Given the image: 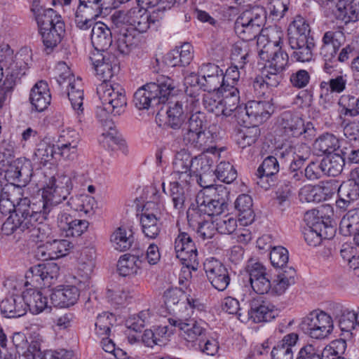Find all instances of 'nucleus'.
<instances>
[{
	"label": "nucleus",
	"instance_id": "1",
	"mask_svg": "<svg viewBox=\"0 0 359 359\" xmlns=\"http://www.w3.org/2000/svg\"><path fill=\"white\" fill-rule=\"evenodd\" d=\"M52 215L53 212L45 213L43 202L39 201L31 205L29 199L25 197L18 202L15 213L8 216L2 229L6 234L20 230L32 241L43 242L50 237L52 229L42 221Z\"/></svg>",
	"mask_w": 359,
	"mask_h": 359
},
{
	"label": "nucleus",
	"instance_id": "2",
	"mask_svg": "<svg viewBox=\"0 0 359 359\" xmlns=\"http://www.w3.org/2000/svg\"><path fill=\"white\" fill-rule=\"evenodd\" d=\"M265 20L264 8L255 6L243 11L235 22L236 32L243 39L251 40L260 34L257 39V46L261 59H267L271 50L281 48L284 36L283 30L278 26L261 29Z\"/></svg>",
	"mask_w": 359,
	"mask_h": 359
},
{
	"label": "nucleus",
	"instance_id": "3",
	"mask_svg": "<svg viewBox=\"0 0 359 359\" xmlns=\"http://www.w3.org/2000/svg\"><path fill=\"white\" fill-rule=\"evenodd\" d=\"M174 89V83L170 78L160 76L156 81L148 83L137 89L134 94V104L140 110L158 107L167 102Z\"/></svg>",
	"mask_w": 359,
	"mask_h": 359
},
{
	"label": "nucleus",
	"instance_id": "4",
	"mask_svg": "<svg viewBox=\"0 0 359 359\" xmlns=\"http://www.w3.org/2000/svg\"><path fill=\"white\" fill-rule=\"evenodd\" d=\"M76 177L75 171L58 173L52 177L43 188L41 202L45 213L57 212L60 210L58 205L66 200L73 188L72 180Z\"/></svg>",
	"mask_w": 359,
	"mask_h": 359
},
{
	"label": "nucleus",
	"instance_id": "5",
	"mask_svg": "<svg viewBox=\"0 0 359 359\" xmlns=\"http://www.w3.org/2000/svg\"><path fill=\"white\" fill-rule=\"evenodd\" d=\"M36 22L47 53H50L60 42L65 32L62 18L53 9L48 8L43 14H37Z\"/></svg>",
	"mask_w": 359,
	"mask_h": 359
},
{
	"label": "nucleus",
	"instance_id": "6",
	"mask_svg": "<svg viewBox=\"0 0 359 359\" xmlns=\"http://www.w3.org/2000/svg\"><path fill=\"white\" fill-rule=\"evenodd\" d=\"M301 330L316 339L327 337L333 330L332 317L323 311L314 310L302 319Z\"/></svg>",
	"mask_w": 359,
	"mask_h": 359
},
{
	"label": "nucleus",
	"instance_id": "7",
	"mask_svg": "<svg viewBox=\"0 0 359 359\" xmlns=\"http://www.w3.org/2000/svg\"><path fill=\"white\" fill-rule=\"evenodd\" d=\"M178 316L168 318L169 324L177 329L179 335L187 342L196 346L208 334L205 323L178 313Z\"/></svg>",
	"mask_w": 359,
	"mask_h": 359
},
{
	"label": "nucleus",
	"instance_id": "8",
	"mask_svg": "<svg viewBox=\"0 0 359 359\" xmlns=\"http://www.w3.org/2000/svg\"><path fill=\"white\" fill-rule=\"evenodd\" d=\"M111 18L114 23L127 24L139 33L146 32L151 25H154L158 22V19L154 14H149L145 8L139 6L134 7L126 13L119 11Z\"/></svg>",
	"mask_w": 359,
	"mask_h": 359
},
{
	"label": "nucleus",
	"instance_id": "9",
	"mask_svg": "<svg viewBox=\"0 0 359 359\" xmlns=\"http://www.w3.org/2000/svg\"><path fill=\"white\" fill-rule=\"evenodd\" d=\"M97 93L102 105L109 107L112 114L119 115L123 112L127 101L125 90L118 84L102 82L97 88Z\"/></svg>",
	"mask_w": 359,
	"mask_h": 359
},
{
	"label": "nucleus",
	"instance_id": "10",
	"mask_svg": "<svg viewBox=\"0 0 359 359\" xmlns=\"http://www.w3.org/2000/svg\"><path fill=\"white\" fill-rule=\"evenodd\" d=\"M30 60V56L22 53H17L14 57L8 56L5 59H0L1 68L6 69V88H13L21 77L25 75Z\"/></svg>",
	"mask_w": 359,
	"mask_h": 359
},
{
	"label": "nucleus",
	"instance_id": "11",
	"mask_svg": "<svg viewBox=\"0 0 359 359\" xmlns=\"http://www.w3.org/2000/svg\"><path fill=\"white\" fill-rule=\"evenodd\" d=\"M59 275V267L56 264H38L32 266L25 273V286L38 289L50 287Z\"/></svg>",
	"mask_w": 359,
	"mask_h": 359
},
{
	"label": "nucleus",
	"instance_id": "12",
	"mask_svg": "<svg viewBox=\"0 0 359 359\" xmlns=\"http://www.w3.org/2000/svg\"><path fill=\"white\" fill-rule=\"evenodd\" d=\"M197 208L192 212H187V217L190 220H196L201 214L210 216H217L221 215L227 208L226 200L224 198H219V196L210 197L205 194L200 192L196 196Z\"/></svg>",
	"mask_w": 359,
	"mask_h": 359
},
{
	"label": "nucleus",
	"instance_id": "13",
	"mask_svg": "<svg viewBox=\"0 0 359 359\" xmlns=\"http://www.w3.org/2000/svg\"><path fill=\"white\" fill-rule=\"evenodd\" d=\"M174 249L176 257L187 268L195 270L198 266V251L190 236L180 232L175 239Z\"/></svg>",
	"mask_w": 359,
	"mask_h": 359
},
{
	"label": "nucleus",
	"instance_id": "14",
	"mask_svg": "<svg viewBox=\"0 0 359 359\" xmlns=\"http://www.w3.org/2000/svg\"><path fill=\"white\" fill-rule=\"evenodd\" d=\"M243 114V123L257 126L266 121L274 112L273 105L269 101H250L243 109L239 110Z\"/></svg>",
	"mask_w": 359,
	"mask_h": 359
},
{
	"label": "nucleus",
	"instance_id": "15",
	"mask_svg": "<svg viewBox=\"0 0 359 359\" xmlns=\"http://www.w3.org/2000/svg\"><path fill=\"white\" fill-rule=\"evenodd\" d=\"M201 87L207 92L222 93L224 87V72L213 63H203L198 69Z\"/></svg>",
	"mask_w": 359,
	"mask_h": 359
},
{
	"label": "nucleus",
	"instance_id": "16",
	"mask_svg": "<svg viewBox=\"0 0 359 359\" xmlns=\"http://www.w3.org/2000/svg\"><path fill=\"white\" fill-rule=\"evenodd\" d=\"M276 315L274 306L269 302L259 297L253 298L250 302V309L247 314L239 313L238 320L241 322H247L252 320L254 323L270 321Z\"/></svg>",
	"mask_w": 359,
	"mask_h": 359
},
{
	"label": "nucleus",
	"instance_id": "17",
	"mask_svg": "<svg viewBox=\"0 0 359 359\" xmlns=\"http://www.w3.org/2000/svg\"><path fill=\"white\" fill-rule=\"evenodd\" d=\"M203 268L211 285L219 291L226 289L230 283V277L227 269L217 259L211 257L207 259Z\"/></svg>",
	"mask_w": 359,
	"mask_h": 359
},
{
	"label": "nucleus",
	"instance_id": "18",
	"mask_svg": "<svg viewBox=\"0 0 359 359\" xmlns=\"http://www.w3.org/2000/svg\"><path fill=\"white\" fill-rule=\"evenodd\" d=\"M90 59L94 67L96 76L102 82H107L118 69L116 57L109 53L93 52Z\"/></svg>",
	"mask_w": 359,
	"mask_h": 359
},
{
	"label": "nucleus",
	"instance_id": "19",
	"mask_svg": "<svg viewBox=\"0 0 359 359\" xmlns=\"http://www.w3.org/2000/svg\"><path fill=\"white\" fill-rule=\"evenodd\" d=\"M80 142L79 133L72 129L62 130L57 141V150L64 160L72 161L78 156V146Z\"/></svg>",
	"mask_w": 359,
	"mask_h": 359
},
{
	"label": "nucleus",
	"instance_id": "20",
	"mask_svg": "<svg viewBox=\"0 0 359 359\" xmlns=\"http://www.w3.org/2000/svg\"><path fill=\"white\" fill-rule=\"evenodd\" d=\"M216 137L217 135L210 130L204 129L193 133L182 135V140L186 145L201 150L203 152H209L213 154L215 159L219 156V154H215L217 151L215 145Z\"/></svg>",
	"mask_w": 359,
	"mask_h": 359
},
{
	"label": "nucleus",
	"instance_id": "21",
	"mask_svg": "<svg viewBox=\"0 0 359 359\" xmlns=\"http://www.w3.org/2000/svg\"><path fill=\"white\" fill-rule=\"evenodd\" d=\"M53 238L52 233L50 238H46L44 244L38 247L36 256L39 258L43 260L58 259L67 255L69 250L73 247L72 243L69 240H52Z\"/></svg>",
	"mask_w": 359,
	"mask_h": 359
},
{
	"label": "nucleus",
	"instance_id": "22",
	"mask_svg": "<svg viewBox=\"0 0 359 359\" xmlns=\"http://www.w3.org/2000/svg\"><path fill=\"white\" fill-rule=\"evenodd\" d=\"M320 48V55L325 62H332L341 46L345 42L344 32L339 29H332L324 33Z\"/></svg>",
	"mask_w": 359,
	"mask_h": 359
},
{
	"label": "nucleus",
	"instance_id": "23",
	"mask_svg": "<svg viewBox=\"0 0 359 359\" xmlns=\"http://www.w3.org/2000/svg\"><path fill=\"white\" fill-rule=\"evenodd\" d=\"M56 216L57 225L67 237L80 236L88 228L89 223L85 219L74 218L69 214L60 210L53 212L52 218Z\"/></svg>",
	"mask_w": 359,
	"mask_h": 359
},
{
	"label": "nucleus",
	"instance_id": "24",
	"mask_svg": "<svg viewBox=\"0 0 359 359\" xmlns=\"http://www.w3.org/2000/svg\"><path fill=\"white\" fill-rule=\"evenodd\" d=\"M278 123L288 137H297L313 130L310 123L305 126L302 118L291 111L283 112L278 118Z\"/></svg>",
	"mask_w": 359,
	"mask_h": 359
},
{
	"label": "nucleus",
	"instance_id": "25",
	"mask_svg": "<svg viewBox=\"0 0 359 359\" xmlns=\"http://www.w3.org/2000/svg\"><path fill=\"white\" fill-rule=\"evenodd\" d=\"M193 159L194 157L185 149H181L176 154L173 162V175L182 184H189L194 181Z\"/></svg>",
	"mask_w": 359,
	"mask_h": 359
},
{
	"label": "nucleus",
	"instance_id": "26",
	"mask_svg": "<svg viewBox=\"0 0 359 359\" xmlns=\"http://www.w3.org/2000/svg\"><path fill=\"white\" fill-rule=\"evenodd\" d=\"M249 281L252 290L257 294L267 293L271 288V283L265 266L257 262H250L247 266Z\"/></svg>",
	"mask_w": 359,
	"mask_h": 359
},
{
	"label": "nucleus",
	"instance_id": "27",
	"mask_svg": "<svg viewBox=\"0 0 359 359\" xmlns=\"http://www.w3.org/2000/svg\"><path fill=\"white\" fill-rule=\"evenodd\" d=\"M80 296L79 290L73 285L58 286L50 294V302L54 306L68 308L74 306Z\"/></svg>",
	"mask_w": 359,
	"mask_h": 359
},
{
	"label": "nucleus",
	"instance_id": "28",
	"mask_svg": "<svg viewBox=\"0 0 359 359\" xmlns=\"http://www.w3.org/2000/svg\"><path fill=\"white\" fill-rule=\"evenodd\" d=\"M280 170V165L277 158L273 156H267L257 169L256 175L258 180L257 184L264 189H268L272 184V177Z\"/></svg>",
	"mask_w": 359,
	"mask_h": 359
},
{
	"label": "nucleus",
	"instance_id": "29",
	"mask_svg": "<svg viewBox=\"0 0 359 359\" xmlns=\"http://www.w3.org/2000/svg\"><path fill=\"white\" fill-rule=\"evenodd\" d=\"M112 41L111 29L103 22L94 23L91 31V43L95 48L93 52L105 53Z\"/></svg>",
	"mask_w": 359,
	"mask_h": 359
},
{
	"label": "nucleus",
	"instance_id": "30",
	"mask_svg": "<svg viewBox=\"0 0 359 359\" xmlns=\"http://www.w3.org/2000/svg\"><path fill=\"white\" fill-rule=\"evenodd\" d=\"M32 171L30 161L20 158L10 163L6 176L14 182L25 184L30 181Z\"/></svg>",
	"mask_w": 359,
	"mask_h": 359
},
{
	"label": "nucleus",
	"instance_id": "31",
	"mask_svg": "<svg viewBox=\"0 0 359 359\" xmlns=\"http://www.w3.org/2000/svg\"><path fill=\"white\" fill-rule=\"evenodd\" d=\"M228 91L223 90L222 94L223 97L220 100L219 116L225 117L230 116L233 111H236L238 119H242L243 114H239V110L243 109L238 106L240 97L237 88H228Z\"/></svg>",
	"mask_w": 359,
	"mask_h": 359
},
{
	"label": "nucleus",
	"instance_id": "32",
	"mask_svg": "<svg viewBox=\"0 0 359 359\" xmlns=\"http://www.w3.org/2000/svg\"><path fill=\"white\" fill-rule=\"evenodd\" d=\"M29 100L32 108L37 111L47 109L51 100L48 83L43 81L37 82L31 89Z\"/></svg>",
	"mask_w": 359,
	"mask_h": 359
},
{
	"label": "nucleus",
	"instance_id": "33",
	"mask_svg": "<svg viewBox=\"0 0 359 359\" xmlns=\"http://www.w3.org/2000/svg\"><path fill=\"white\" fill-rule=\"evenodd\" d=\"M22 198V189L20 187L9 186L4 187L0 194V212L11 215L15 213L17 203Z\"/></svg>",
	"mask_w": 359,
	"mask_h": 359
},
{
	"label": "nucleus",
	"instance_id": "34",
	"mask_svg": "<svg viewBox=\"0 0 359 359\" xmlns=\"http://www.w3.org/2000/svg\"><path fill=\"white\" fill-rule=\"evenodd\" d=\"M26 310L27 308L33 314H39L48 307V299L38 289L27 287L22 292Z\"/></svg>",
	"mask_w": 359,
	"mask_h": 359
},
{
	"label": "nucleus",
	"instance_id": "35",
	"mask_svg": "<svg viewBox=\"0 0 359 359\" xmlns=\"http://www.w3.org/2000/svg\"><path fill=\"white\" fill-rule=\"evenodd\" d=\"M299 340V334L292 332L285 335L271 351L272 359H293L292 348Z\"/></svg>",
	"mask_w": 359,
	"mask_h": 359
},
{
	"label": "nucleus",
	"instance_id": "36",
	"mask_svg": "<svg viewBox=\"0 0 359 359\" xmlns=\"http://www.w3.org/2000/svg\"><path fill=\"white\" fill-rule=\"evenodd\" d=\"M1 313L6 318H19L27 313L22 297L13 295L3 299L0 304Z\"/></svg>",
	"mask_w": 359,
	"mask_h": 359
},
{
	"label": "nucleus",
	"instance_id": "37",
	"mask_svg": "<svg viewBox=\"0 0 359 359\" xmlns=\"http://www.w3.org/2000/svg\"><path fill=\"white\" fill-rule=\"evenodd\" d=\"M235 208L238 211V222L241 225L248 226L254 221L252 199L249 195L238 196L235 201Z\"/></svg>",
	"mask_w": 359,
	"mask_h": 359
},
{
	"label": "nucleus",
	"instance_id": "38",
	"mask_svg": "<svg viewBox=\"0 0 359 359\" xmlns=\"http://www.w3.org/2000/svg\"><path fill=\"white\" fill-rule=\"evenodd\" d=\"M67 88V95L73 109L76 112L77 118L79 122L83 121V90L82 88L81 81L79 78L76 79V82L66 87Z\"/></svg>",
	"mask_w": 359,
	"mask_h": 359
},
{
	"label": "nucleus",
	"instance_id": "39",
	"mask_svg": "<svg viewBox=\"0 0 359 359\" xmlns=\"http://www.w3.org/2000/svg\"><path fill=\"white\" fill-rule=\"evenodd\" d=\"M316 216V210H312L306 212L304 220L307 222V227L304 231V239L311 246L316 247L322 242V235L318 231L321 226L318 222H313L312 218Z\"/></svg>",
	"mask_w": 359,
	"mask_h": 359
},
{
	"label": "nucleus",
	"instance_id": "40",
	"mask_svg": "<svg viewBox=\"0 0 359 359\" xmlns=\"http://www.w3.org/2000/svg\"><path fill=\"white\" fill-rule=\"evenodd\" d=\"M284 72L264 67L262 70V76L257 77L253 82L255 90L264 88V86L275 88L282 81Z\"/></svg>",
	"mask_w": 359,
	"mask_h": 359
},
{
	"label": "nucleus",
	"instance_id": "41",
	"mask_svg": "<svg viewBox=\"0 0 359 359\" xmlns=\"http://www.w3.org/2000/svg\"><path fill=\"white\" fill-rule=\"evenodd\" d=\"M163 297L167 309L172 311L175 313V316H178L177 314L181 313V309L183 308L188 310L187 306L184 305L185 303L182 302L186 297L182 290L177 287L168 289L164 292Z\"/></svg>",
	"mask_w": 359,
	"mask_h": 359
},
{
	"label": "nucleus",
	"instance_id": "42",
	"mask_svg": "<svg viewBox=\"0 0 359 359\" xmlns=\"http://www.w3.org/2000/svg\"><path fill=\"white\" fill-rule=\"evenodd\" d=\"M359 231V208L348 210L341 218L339 232L344 236H349Z\"/></svg>",
	"mask_w": 359,
	"mask_h": 359
},
{
	"label": "nucleus",
	"instance_id": "43",
	"mask_svg": "<svg viewBox=\"0 0 359 359\" xmlns=\"http://www.w3.org/2000/svg\"><path fill=\"white\" fill-rule=\"evenodd\" d=\"M179 180L170 182L169 193L168 194L172 199L174 209L180 212L184 209L185 202L188 199L187 189H186Z\"/></svg>",
	"mask_w": 359,
	"mask_h": 359
},
{
	"label": "nucleus",
	"instance_id": "44",
	"mask_svg": "<svg viewBox=\"0 0 359 359\" xmlns=\"http://www.w3.org/2000/svg\"><path fill=\"white\" fill-rule=\"evenodd\" d=\"M140 43V38L134 32L126 30L119 34L116 41L117 49L122 55H129Z\"/></svg>",
	"mask_w": 359,
	"mask_h": 359
},
{
	"label": "nucleus",
	"instance_id": "45",
	"mask_svg": "<svg viewBox=\"0 0 359 359\" xmlns=\"http://www.w3.org/2000/svg\"><path fill=\"white\" fill-rule=\"evenodd\" d=\"M140 223L142 232L149 238H156L161 231L160 218L156 215L144 212L141 215Z\"/></svg>",
	"mask_w": 359,
	"mask_h": 359
},
{
	"label": "nucleus",
	"instance_id": "46",
	"mask_svg": "<svg viewBox=\"0 0 359 359\" xmlns=\"http://www.w3.org/2000/svg\"><path fill=\"white\" fill-rule=\"evenodd\" d=\"M340 147L339 140L333 134L325 133L314 142V149L321 154H330Z\"/></svg>",
	"mask_w": 359,
	"mask_h": 359
},
{
	"label": "nucleus",
	"instance_id": "47",
	"mask_svg": "<svg viewBox=\"0 0 359 359\" xmlns=\"http://www.w3.org/2000/svg\"><path fill=\"white\" fill-rule=\"evenodd\" d=\"M338 196L339 198L336 202L337 205L339 208H347L351 202L358 200L356 184L343 182L339 187Z\"/></svg>",
	"mask_w": 359,
	"mask_h": 359
},
{
	"label": "nucleus",
	"instance_id": "48",
	"mask_svg": "<svg viewBox=\"0 0 359 359\" xmlns=\"http://www.w3.org/2000/svg\"><path fill=\"white\" fill-rule=\"evenodd\" d=\"M334 309V315L337 318H339V324L342 331L351 332L357 330L355 323V316L353 311L347 309H343L340 304H336L333 306Z\"/></svg>",
	"mask_w": 359,
	"mask_h": 359
},
{
	"label": "nucleus",
	"instance_id": "49",
	"mask_svg": "<svg viewBox=\"0 0 359 359\" xmlns=\"http://www.w3.org/2000/svg\"><path fill=\"white\" fill-rule=\"evenodd\" d=\"M67 204L74 210L83 212L86 215L90 214L96 206L95 198L87 194L72 196L68 201Z\"/></svg>",
	"mask_w": 359,
	"mask_h": 359
},
{
	"label": "nucleus",
	"instance_id": "50",
	"mask_svg": "<svg viewBox=\"0 0 359 359\" xmlns=\"http://www.w3.org/2000/svg\"><path fill=\"white\" fill-rule=\"evenodd\" d=\"M337 9L334 11L336 18L348 24L349 22H355L359 19V8L345 5L343 1H339L337 4Z\"/></svg>",
	"mask_w": 359,
	"mask_h": 359
},
{
	"label": "nucleus",
	"instance_id": "51",
	"mask_svg": "<svg viewBox=\"0 0 359 359\" xmlns=\"http://www.w3.org/2000/svg\"><path fill=\"white\" fill-rule=\"evenodd\" d=\"M166 113L168 126L175 130L179 129L185 118L182 104L179 101L170 103Z\"/></svg>",
	"mask_w": 359,
	"mask_h": 359
},
{
	"label": "nucleus",
	"instance_id": "52",
	"mask_svg": "<svg viewBox=\"0 0 359 359\" xmlns=\"http://www.w3.org/2000/svg\"><path fill=\"white\" fill-rule=\"evenodd\" d=\"M133 241L131 233L123 226L118 227L111 236V242L115 249L119 251H126L129 249Z\"/></svg>",
	"mask_w": 359,
	"mask_h": 359
},
{
	"label": "nucleus",
	"instance_id": "53",
	"mask_svg": "<svg viewBox=\"0 0 359 359\" xmlns=\"http://www.w3.org/2000/svg\"><path fill=\"white\" fill-rule=\"evenodd\" d=\"M264 60L268 61L264 67L284 72L288 65L289 57L282 48H277L271 50L268 58Z\"/></svg>",
	"mask_w": 359,
	"mask_h": 359
},
{
	"label": "nucleus",
	"instance_id": "54",
	"mask_svg": "<svg viewBox=\"0 0 359 359\" xmlns=\"http://www.w3.org/2000/svg\"><path fill=\"white\" fill-rule=\"evenodd\" d=\"M140 261L134 255H124L121 257L117 264V269L121 276H127L137 273Z\"/></svg>",
	"mask_w": 359,
	"mask_h": 359
},
{
	"label": "nucleus",
	"instance_id": "55",
	"mask_svg": "<svg viewBox=\"0 0 359 359\" xmlns=\"http://www.w3.org/2000/svg\"><path fill=\"white\" fill-rule=\"evenodd\" d=\"M102 13L84 9L83 7H77L75 12V23L81 30H87L92 27L93 20L101 15Z\"/></svg>",
	"mask_w": 359,
	"mask_h": 359
},
{
	"label": "nucleus",
	"instance_id": "56",
	"mask_svg": "<svg viewBox=\"0 0 359 359\" xmlns=\"http://www.w3.org/2000/svg\"><path fill=\"white\" fill-rule=\"evenodd\" d=\"M314 46V40L310 39L309 41H306L304 44H298L297 46L290 47L293 50L291 56L297 62H310L313 59Z\"/></svg>",
	"mask_w": 359,
	"mask_h": 359
},
{
	"label": "nucleus",
	"instance_id": "57",
	"mask_svg": "<svg viewBox=\"0 0 359 359\" xmlns=\"http://www.w3.org/2000/svg\"><path fill=\"white\" fill-rule=\"evenodd\" d=\"M203 152L201 155L194 157L193 159V175H201L204 173H215L212 169L215 162L211 156Z\"/></svg>",
	"mask_w": 359,
	"mask_h": 359
},
{
	"label": "nucleus",
	"instance_id": "58",
	"mask_svg": "<svg viewBox=\"0 0 359 359\" xmlns=\"http://www.w3.org/2000/svg\"><path fill=\"white\" fill-rule=\"evenodd\" d=\"M115 321V316L108 312L97 316L95 323V334L100 337L109 336L110 328Z\"/></svg>",
	"mask_w": 359,
	"mask_h": 359
},
{
	"label": "nucleus",
	"instance_id": "59",
	"mask_svg": "<svg viewBox=\"0 0 359 359\" xmlns=\"http://www.w3.org/2000/svg\"><path fill=\"white\" fill-rule=\"evenodd\" d=\"M206 117L204 113L196 111L189 117L188 122L182 129V135L193 133L206 129Z\"/></svg>",
	"mask_w": 359,
	"mask_h": 359
},
{
	"label": "nucleus",
	"instance_id": "60",
	"mask_svg": "<svg viewBox=\"0 0 359 359\" xmlns=\"http://www.w3.org/2000/svg\"><path fill=\"white\" fill-rule=\"evenodd\" d=\"M56 81L62 88L67 87L76 82V79L69 67L64 62H59L55 67Z\"/></svg>",
	"mask_w": 359,
	"mask_h": 359
},
{
	"label": "nucleus",
	"instance_id": "61",
	"mask_svg": "<svg viewBox=\"0 0 359 359\" xmlns=\"http://www.w3.org/2000/svg\"><path fill=\"white\" fill-rule=\"evenodd\" d=\"M259 135V129L255 126L241 130L237 134V144L242 149L250 147L257 141Z\"/></svg>",
	"mask_w": 359,
	"mask_h": 359
},
{
	"label": "nucleus",
	"instance_id": "62",
	"mask_svg": "<svg viewBox=\"0 0 359 359\" xmlns=\"http://www.w3.org/2000/svg\"><path fill=\"white\" fill-rule=\"evenodd\" d=\"M215 172L218 180L226 184L232 182L237 177V172L229 162H221Z\"/></svg>",
	"mask_w": 359,
	"mask_h": 359
},
{
	"label": "nucleus",
	"instance_id": "63",
	"mask_svg": "<svg viewBox=\"0 0 359 359\" xmlns=\"http://www.w3.org/2000/svg\"><path fill=\"white\" fill-rule=\"evenodd\" d=\"M321 165L325 167V170H327L328 175L336 176L340 174L343 170L344 158L334 154L323 160Z\"/></svg>",
	"mask_w": 359,
	"mask_h": 359
},
{
	"label": "nucleus",
	"instance_id": "64",
	"mask_svg": "<svg viewBox=\"0 0 359 359\" xmlns=\"http://www.w3.org/2000/svg\"><path fill=\"white\" fill-rule=\"evenodd\" d=\"M55 154H57V150L55 145L47 142H41L35 150L34 155L43 163L50 161Z\"/></svg>",
	"mask_w": 359,
	"mask_h": 359
}]
</instances>
